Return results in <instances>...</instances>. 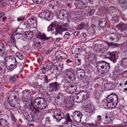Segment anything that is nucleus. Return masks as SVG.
Segmentation results:
<instances>
[{"mask_svg": "<svg viewBox=\"0 0 127 127\" xmlns=\"http://www.w3.org/2000/svg\"><path fill=\"white\" fill-rule=\"evenodd\" d=\"M34 103L36 107L39 109L48 110L46 102L43 98L39 97L35 99L34 101Z\"/></svg>", "mask_w": 127, "mask_h": 127, "instance_id": "1", "label": "nucleus"}, {"mask_svg": "<svg viewBox=\"0 0 127 127\" xmlns=\"http://www.w3.org/2000/svg\"><path fill=\"white\" fill-rule=\"evenodd\" d=\"M118 96L115 95L111 94L107 97V105L108 108H113L117 105L118 102Z\"/></svg>", "mask_w": 127, "mask_h": 127, "instance_id": "2", "label": "nucleus"}, {"mask_svg": "<svg viewBox=\"0 0 127 127\" xmlns=\"http://www.w3.org/2000/svg\"><path fill=\"white\" fill-rule=\"evenodd\" d=\"M4 62L5 64L8 63H13L10 64L11 66H13L14 65L15 66L17 63H19L16 61V59L13 56H7L4 58Z\"/></svg>", "mask_w": 127, "mask_h": 127, "instance_id": "3", "label": "nucleus"}, {"mask_svg": "<svg viewBox=\"0 0 127 127\" xmlns=\"http://www.w3.org/2000/svg\"><path fill=\"white\" fill-rule=\"evenodd\" d=\"M54 118L56 119L57 122H59L62 119L64 118L65 116L63 112L59 111H54L53 112V115Z\"/></svg>", "mask_w": 127, "mask_h": 127, "instance_id": "4", "label": "nucleus"}, {"mask_svg": "<svg viewBox=\"0 0 127 127\" xmlns=\"http://www.w3.org/2000/svg\"><path fill=\"white\" fill-rule=\"evenodd\" d=\"M73 114L72 118L73 121L77 123L80 122L82 116V113L79 111H76L73 112Z\"/></svg>", "mask_w": 127, "mask_h": 127, "instance_id": "5", "label": "nucleus"}, {"mask_svg": "<svg viewBox=\"0 0 127 127\" xmlns=\"http://www.w3.org/2000/svg\"><path fill=\"white\" fill-rule=\"evenodd\" d=\"M57 53L58 54H59L58 57V58L57 56H56V59L53 60L54 62L56 61L59 62V60L60 59H65L67 58V55L66 54L64 53L62 51H61L60 50L56 52L55 54H57Z\"/></svg>", "mask_w": 127, "mask_h": 127, "instance_id": "6", "label": "nucleus"}, {"mask_svg": "<svg viewBox=\"0 0 127 127\" xmlns=\"http://www.w3.org/2000/svg\"><path fill=\"white\" fill-rule=\"evenodd\" d=\"M60 84H58L55 82L49 84L48 87L49 90L51 91H56L59 88Z\"/></svg>", "mask_w": 127, "mask_h": 127, "instance_id": "7", "label": "nucleus"}, {"mask_svg": "<svg viewBox=\"0 0 127 127\" xmlns=\"http://www.w3.org/2000/svg\"><path fill=\"white\" fill-rule=\"evenodd\" d=\"M95 108L93 105L90 106L89 107H88L86 111H85L87 116L91 117V116L95 113Z\"/></svg>", "mask_w": 127, "mask_h": 127, "instance_id": "8", "label": "nucleus"}, {"mask_svg": "<svg viewBox=\"0 0 127 127\" xmlns=\"http://www.w3.org/2000/svg\"><path fill=\"white\" fill-rule=\"evenodd\" d=\"M5 44L3 43L0 42V55L3 56L7 54V52H5Z\"/></svg>", "mask_w": 127, "mask_h": 127, "instance_id": "9", "label": "nucleus"}, {"mask_svg": "<svg viewBox=\"0 0 127 127\" xmlns=\"http://www.w3.org/2000/svg\"><path fill=\"white\" fill-rule=\"evenodd\" d=\"M116 27L118 29V30L122 32L127 29V24H125L123 23L119 24L116 26Z\"/></svg>", "mask_w": 127, "mask_h": 127, "instance_id": "10", "label": "nucleus"}, {"mask_svg": "<svg viewBox=\"0 0 127 127\" xmlns=\"http://www.w3.org/2000/svg\"><path fill=\"white\" fill-rule=\"evenodd\" d=\"M72 99L74 101L76 102H82V97L81 94L74 95L73 96Z\"/></svg>", "mask_w": 127, "mask_h": 127, "instance_id": "11", "label": "nucleus"}, {"mask_svg": "<svg viewBox=\"0 0 127 127\" xmlns=\"http://www.w3.org/2000/svg\"><path fill=\"white\" fill-rule=\"evenodd\" d=\"M59 23L58 22V25L56 26L55 27V31L54 34L56 35L58 34H62L63 31L62 27L60 25H59Z\"/></svg>", "mask_w": 127, "mask_h": 127, "instance_id": "12", "label": "nucleus"}, {"mask_svg": "<svg viewBox=\"0 0 127 127\" xmlns=\"http://www.w3.org/2000/svg\"><path fill=\"white\" fill-rule=\"evenodd\" d=\"M98 21L99 25L101 27L104 28L106 26V20L105 18H101Z\"/></svg>", "mask_w": 127, "mask_h": 127, "instance_id": "13", "label": "nucleus"}, {"mask_svg": "<svg viewBox=\"0 0 127 127\" xmlns=\"http://www.w3.org/2000/svg\"><path fill=\"white\" fill-rule=\"evenodd\" d=\"M58 22L55 21L52 22L48 26L47 28V30L48 32L52 31L54 30V27H56L58 24Z\"/></svg>", "mask_w": 127, "mask_h": 127, "instance_id": "14", "label": "nucleus"}, {"mask_svg": "<svg viewBox=\"0 0 127 127\" xmlns=\"http://www.w3.org/2000/svg\"><path fill=\"white\" fill-rule=\"evenodd\" d=\"M72 122V120L71 119L69 114H67L65 117V121L64 124H66L69 125L70 123H72L71 122Z\"/></svg>", "mask_w": 127, "mask_h": 127, "instance_id": "15", "label": "nucleus"}, {"mask_svg": "<svg viewBox=\"0 0 127 127\" xmlns=\"http://www.w3.org/2000/svg\"><path fill=\"white\" fill-rule=\"evenodd\" d=\"M64 9H61L59 10L57 13V15L59 19H62L63 18L64 13Z\"/></svg>", "mask_w": 127, "mask_h": 127, "instance_id": "16", "label": "nucleus"}, {"mask_svg": "<svg viewBox=\"0 0 127 127\" xmlns=\"http://www.w3.org/2000/svg\"><path fill=\"white\" fill-rule=\"evenodd\" d=\"M109 56L110 60L114 63H115L117 61V59L116 54L113 53H111L109 54Z\"/></svg>", "mask_w": 127, "mask_h": 127, "instance_id": "17", "label": "nucleus"}, {"mask_svg": "<svg viewBox=\"0 0 127 127\" xmlns=\"http://www.w3.org/2000/svg\"><path fill=\"white\" fill-rule=\"evenodd\" d=\"M119 3L122 6V8L124 10L126 9L127 4L126 0H119Z\"/></svg>", "mask_w": 127, "mask_h": 127, "instance_id": "18", "label": "nucleus"}, {"mask_svg": "<svg viewBox=\"0 0 127 127\" xmlns=\"http://www.w3.org/2000/svg\"><path fill=\"white\" fill-rule=\"evenodd\" d=\"M80 94H81L82 97V101L87 99L89 97V95L88 93L86 92H82Z\"/></svg>", "mask_w": 127, "mask_h": 127, "instance_id": "19", "label": "nucleus"}, {"mask_svg": "<svg viewBox=\"0 0 127 127\" xmlns=\"http://www.w3.org/2000/svg\"><path fill=\"white\" fill-rule=\"evenodd\" d=\"M38 37L41 40H48L50 38H52L50 36L48 37H46V35L44 34V33L40 34L38 36Z\"/></svg>", "mask_w": 127, "mask_h": 127, "instance_id": "20", "label": "nucleus"}, {"mask_svg": "<svg viewBox=\"0 0 127 127\" xmlns=\"http://www.w3.org/2000/svg\"><path fill=\"white\" fill-rule=\"evenodd\" d=\"M118 14V13L115 12L114 14H113V16L112 17V19L116 22H119L118 20L119 18V17Z\"/></svg>", "mask_w": 127, "mask_h": 127, "instance_id": "21", "label": "nucleus"}, {"mask_svg": "<svg viewBox=\"0 0 127 127\" xmlns=\"http://www.w3.org/2000/svg\"><path fill=\"white\" fill-rule=\"evenodd\" d=\"M52 68V65L48 64L46 67H43L41 69L42 71H48L50 70L51 71V69Z\"/></svg>", "mask_w": 127, "mask_h": 127, "instance_id": "22", "label": "nucleus"}, {"mask_svg": "<svg viewBox=\"0 0 127 127\" xmlns=\"http://www.w3.org/2000/svg\"><path fill=\"white\" fill-rule=\"evenodd\" d=\"M9 124L5 119L2 118H0V126H5Z\"/></svg>", "mask_w": 127, "mask_h": 127, "instance_id": "23", "label": "nucleus"}, {"mask_svg": "<svg viewBox=\"0 0 127 127\" xmlns=\"http://www.w3.org/2000/svg\"><path fill=\"white\" fill-rule=\"evenodd\" d=\"M45 19H46L47 20H49L52 19V15L49 12H45Z\"/></svg>", "mask_w": 127, "mask_h": 127, "instance_id": "24", "label": "nucleus"}, {"mask_svg": "<svg viewBox=\"0 0 127 127\" xmlns=\"http://www.w3.org/2000/svg\"><path fill=\"white\" fill-rule=\"evenodd\" d=\"M75 5L76 6L78 7H82L84 5V4L83 2L80 0L77 1L75 3Z\"/></svg>", "mask_w": 127, "mask_h": 127, "instance_id": "25", "label": "nucleus"}, {"mask_svg": "<svg viewBox=\"0 0 127 127\" xmlns=\"http://www.w3.org/2000/svg\"><path fill=\"white\" fill-rule=\"evenodd\" d=\"M95 28V26L94 25H92L91 26L89 27L88 29V31L90 33H94Z\"/></svg>", "mask_w": 127, "mask_h": 127, "instance_id": "26", "label": "nucleus"}, {"mask_svg": "<svg viewBox=\"0 0 127 127\" xmlns=\"http://www.w3.org/2000/svg\"><path fill=\"white\" fill-rule=\"evenodd\" d=\"M64 13L63 16V17H64L67 19H69L70 17V14L69 12L67 11L64 10Z\"/></svg>", "mask_w": 127, "mask_h": 127, "instance_id": "27", "label": "nucleus"}, {"mask_svg": "<svg viewBox=\"0 0 127 127\" xmlns=\"http://www.w3.org/2000/svg\"><path fill=\"white\" fill-rule=\"evenodd\" d=\"M100 65V67L102 69H103L104 68V67L106 66L107 64H108L106 62L104 61H99Z\"/></svg>", "mask_w": 127, "mask_h": 127, "instance_id": "28", "label": "nucleus"}, {"mask_svg": "<svg viewBox=\"0 0 127 127\" xmlns=\"http://www.w3.org/2000/svg\"><path fill=\"white\" fill-rule=\"evenodd\" d=\"M15 55L20 60H22L24 58V56L23 55L19 52L16 53Z\"/></svg>", "mask_w": 127, "mask_h": 127, "instance_id": "29", "label": "nucleus"}, {"mask_svg": "<svg viewBox=\"0 0 127 127\" xmlns=\"http://www.w3.org/2000/svg\"><path fill=\"white\" fill-rule=\"evenodd\" d=\"M122 66L126 68L127 66V59H124L122 61Z\"/></svg>", "mask_w": 127, "mask_h": 127, "instance_id": "30", "label": "nucleus"}, {"mask_svg": "<svg viewBox=\"0 0 127 127\" xmlns=\"http://www.w3.org/2000/svg\"><path fill=\"white\" fill-rule=\"evenodd\" d=\"M14 36L12 34L10 37V41L11 44L14 45H16L15 40Z\"/></svg>", "mask_w": 127, "mask_h": 127, "instance_id": "31", "label": "nucleus"}, {"mask_svg": "<svg viewBox=\"0 0 127 127\" xmlns=\"http://www.w3.org/2000/svg\"><path fill=\"white\" fill-rule=\"evenodd\" d=\"M27 21L30 24H32L34 23L35 21L34 18L33 17H31Z\"/></svg>", "mask_w": 127, "mask_h": 127, "instance_id": "32", "label": "nucleus"}, {"mask_svg": "<svg viewBox=\"0 0 127 127\" xmlns=\"http://www.w3.org/2000/svg\"><path fill=\"white\" fill-rule=\"evenodd\" d=\"M69 88L71 90V91L72 92H76V91L77 88L75 86L71 85H70Z\"/></svg>", "mask_w": 127, "mask_h": 127, "instance_id": "33", "label": "nucleus"}, {"mask_svg": "<svg viewBox=\"0 0 127 127\" xmlns=\"http://www.w3.org/2000/svg\"><path fill=\"white\" fill-rule=\"evenodd\" d=\"M31 110L33 113L36 115L38 114L39 112V110L36 108L34 107H33V108Z\"/></svg>", "mask_w": 127, "mask_h": 127, "instance_id": "34", "label": "nucleus"}, {"mask_svg": "<svg viewBox=\"0 0 127 127\" xmlns=\"http://www.w3.org/2000/svg\"><path fill=\"white\" fill-rule=\"evenodd\" d=\"M22 29L18 28H17L15 30L14 32L13 33H14V34H20L22 33Z\"/></svg>", "mask_w": 127, "mask_h": 127, "instance_id": "35", "label": "nucleus"}, {"mask_svg": "<svg viewBox=\"0 0 127 127\" xmlns=\"http://www.w3.org/2000/svg\"><path fill=\"white\" fill-rule=\"evenodd\" d=\"M67 72H63L62 73V75L63 76V77L65 78H68L69 79H70L71 78V77L70 76V75H69V74L67 73Z\"/></svg>", "mask_w": 127, "mask_h": 127, "instance_id": "36", "label": "nucleus"}, {"mask_svg": "<svg viewBox=\"0 0 127 127\" xmlns=\"http://www.w3.org/2000/svg\"><path fill=\"white\" fill-rule=\"evenodd\" d=\"M70 37V34L68 32H66L63 36V37L65 39H67Z\"/></svg>", "mask_w": 127, "mask_h": 127, "instance_id": "37", "label": "nucleus"}, {"mask_svg": "<svg viewBox=\"0 0 127 127\" xmlns=\"http://www.w3.org/2000/svg\"><path fill=\"white\" fill-rule=\"evenodd\" d=\"M95 58L94 54H91L88 56V59L90 61H92V60H94Z\"/></svg>", "mask_w": 127, "mask_h": 127, "instance_id": "38", "label": "nucleus"}, {"mask_svg": "<svg viewBox=\"0 0 127 127\" xmlns=\"http://www.w3.org/2000/svg\"><path fill=\"white\" fill-rule=\"evenodd\" d=\"M108 45L109 44L111 46H113V47L114 48H116L117 47H119L120 46L119 44L117 43H114L112 42H111L110 43H109L108 42H107L106 43Z\"/></svg>", "mask_w": 127, "mask_h": 127, "instance_id": "39", "label": "nucleus"}, {"mask_svg": "<svg viewBox=\"0 0 127 127\" xmlns=\"http://www.w3.org/2000/svg\"><path fill=\"white\" fill-rule=\"evenodd\" d=\"M13 35H14V36L16 37L17 39H19L20 37H21L22 36H23V35L22 33H16V34H14V33H13Z\"/></svg>", "mask_w": 127, "mask_h": 127, "instance_id": "40", "label": "nucleus"}, {"mask_svg": "<svg viewBox=\"0 0 127 127\" xmlns=\"http://www.w3.org/2000/svg\"><path fill=\"white\" fill-rule=\"evenodd\" d=\"M16 77H17V76L14 75L13 76L11 77L10 78V81L11 83L14 82L15 80H16Z\"/></svg>", "mask_w": 127, "mask_h": 127, "instance_id": "41", "label": "nucleus"}, {"mask_svg": "<svg viewBox=\"0 0 127 127\" xmlns=\"http://www.w3.org/2000/svg\"><path fill=\"white\" fill-rule=\"evenodd\" d=\"M10 114L11 115V118L12 120L13 121L14 123H15L16 120V118L14 116V114L12 112H11Z\"/></svg>", "mask_w": 127, "mask_h": 127, "instance_id": "42", "label": "nucleus"}, {"mask_svg": "<svg viewBox=\"0 0 127 127\" xmlns=\"http://www.w3.org/2000/svg\"><path fill=\"white\" fill-rule=\"evenodd\" d=\"M85 24L83 23H81L78 25V29L79 30H81L84 28Z\"/></svg>", "mask_w": 127, "mask_h": 127, "instance_id": "43", "label": "nucleus"}, {"mask_svg": "<svg viewBox=\"0 0 127 127\" xmlns=\"http://www.w3.org/2000/svg\"><path fill=\"white\" fill-rule=\"evenodd\" d=\"M94 7H92L91 8L90 10L89 11V14L90 15H92L93 14L95 11V9Z\"/></svg>", "mask_w": 127, "mask_h": 127, "instance_id": "44", "label": "nucleus"}, {"mask_svg": "<svg viewBox=\"0 0 127 127\" xmlns=\"http://www.w3.org/2000/svg\"><path fill=\"white\" fill-rule=\"evenodd\" d=\"M30 33L29 32H25L24 34H23V36L25 37H29L30 38H32V36L30 37L29 36Z\"/></svg>", "mask_w": 127, "mask_h": 127, "instance_id": "45", "label": "nucleus"}, {"mask_svg": "<svg viewBox=\"0 0 127 127\" xmlns=\"http://www.w3.org/2000/svg\"><path fill=\"white\" fill-rule=\"evenodd\" d=\"M110 65L109 64H107L106 66L105 67V68L104 69V71H109L110 68Z\"/></svg>", "mask_w": 127, "mask_h": 127, "instance_id": "46", "label": "nucleus"}, {"mask_svg": "<svg viewBox=\"0 0 127 127\" xmlns=\"http://www.w3.org/2000/svg\"><path fill=\"white\" fill-rule=\"evenodd\" d=\"M33 2L35 3L39 4L42 3L44 0H32Z\"/></svg>", "mask_w": 127, "mask_h": 127, "instance_id": "47", "label": "nucleus"}, {"mask_svg": "<svg viewBox=\"0 0 127 127\" xmlns=\"http://www.w3.org/2000/svg\"><path fill=\"white\" fill-rule=\"evenodd\" d=\"M39 17L42 19H45V12H42L39 14Z\"/></svg>", "mask_w": 127, "mask_h": 127, "instance_id": "48", "label": "nucleus"}, {"mask_svg": "<svg viewBox=\"0 0 127 127\" xmlns=\"http://www.w3.org/2000/svg\"><path fill=\"white\" fill-rule=\"evenodd\" d=\"M107 50V49L105 48V47H104L100 49L99 52L102 53H103Z\"/></svg>", "mask_w": 127, "mask_h": 127, "instance_id": "49", "label": "nucleus"}, {"mask_svg": "<svg viewBox=\"0 0 127 127\" xmlns=\"http://www.w3.org/2000/svg\"><path fill=\"white\" fill-rule=\"evenodd\" d=\"M75 64L77 65H80L81 63L80 60L79 59H75Z\"/></svg>", "mask_w": 127, "mask_h": 127, "instance_id": "50", "label": "nucleus"}, {"mask_svg": "<svg viewBox=\"0 0 127 127\" xmlns=\"http://www.w3.org/2000/svg\"><path fill=\"white\" fill-rule=\"evenodd\" d=\"M76 72V74L78 75V76H80V77H83V75L84 74L85 72H80L79 73H78V72Z\"/></svg>", "mask_w": 127, "mask_h": 127, "instance_id": "51", "label": "nucleus"}, {"mask_svg": "<svg viewBox=\"0 0 127 127\" xmlns=\"http://www.w3.org/2000/svg\"><path fill=\"white\" fill-rule=\"evenodd\" d=\"M24 17L23 16H21L18 18L17 19V20L19 22L22 21L24 20Z\"/></svg>", "mask_w": 127, "mask_h": 127, "instance_id": "52", "label": "nucleus"}, {"mask_svg": "<svg viewBox=\"0 0 127 127\" xmlns=\"http://www.w3.org/2000/svg\"><path fill=\"white\" fill-rule=\"evenodd\" d=\"M107 116H105L106 119L105 120V123L107 124L109 123L110 122V118H106Z\"/></svg>", "mask_w": 127, "mask_h": 127, "instance_id": "53", "label": "nucleus"}, {"mask_svg": "<svg viewBox=\"0 0 127 127\" xmlns=\"http://www.w3.org/2000/svg\"><path fill=\"white\" fill-rule=\"evenodd\" d=\"M66 127H77V126L73 123H70Z\"/></svg>", "mask_w": 127, "mask_h": 127, "instance_id": "54", "label": "nucleus"}, {"mask_svg": "<svg viewBox=\"0 0 127 127\" xmlns=\"http://www.w3.org/2000/svg\"><path fill=\"white\" fill-rule=\"evenodd\" d=\"M112 84L109 83H108L105 85V87H106L107 88H109L110 87H111L112 86Z\"/></svg>", "mask_w": 127, "mask_h": 127, "instance_id": "55", "label": "nucleus"}, {"mask_svg": "<svg viewBox=\"0 0 127 127\" xmlns=\"http://www.w3.org/2000/svg\"><path fill=\"white\" fill-rule=\"evenodd\" d=\"M88 125L91 127H96L97 126V125L96 124H89Z\"/></svg>", "mask_w": 127, "mask_h": 127, "instance_id": "56", "label": "nucleus"}, {"mask_svg": "<svg viewBox=\"0 0 127 127\" xmlns=\"http://www.w3.org/2000/svg\"><path fill=\"white\" fill-rule=\"evenodd\" d=\"M29 106L30 107L31 109L32 110L33 108V107H34L32 102H31L29 104Z\"/></svg>", "mask_w": 127, "mask_h": 127, "instance_id": "57", "label": "nucleus"}, {"mask_svg": "<svg viewBox=\"0 0 127 127\" xmlns=\"http://www.w3.org/2000/svg\"><path fill=\"white\" fill-rule=\"evenodd\" d=\"M62 26L64 27H67L68 26V22H66V23H64L62 24Z\"/></svg>", "mask_w": 127, "mask_h": 127, "instance_id": "58", "label": "nucleus"}, {"mask_svg": "<svg viewBox=\"0 0 127 127\" xmlns=\"http://www.w3.org/2000/svg\"><path fill=\"white\" fill-rule=\"evenodd\" d=\"M86 34L84 33H82L81 34V37L82 38H84V39L86 37Z\"/></svg>", "mask_w": 127, "mask_h": 127, "instance_id": "59", "label": "nucleus"}, {"mask_svg": "<svg viewBox=\"0 0 127 127\" xmlns=\"http://www.w3.org/2000/svg\"><path fill=\"white\" fill-rule=\"evenodd\" d=\"M4 15V13L3 12H0V18L1 17L3 16Z\"/></svg>", "mask_w": 127, "mask_h": 127, "instance_id": "60", "label": "nucleus"}, {"mask_svg": "<svg viewBox=\"0 0 127 127\" xmlns=\"http://www.w3.org/2000/svg\"><path fill=\"white\" fill-rule=\"evenodd\" d=\"M84 0L87 3L90 2L91 3V2H92V0Z\"/></svg>", "mask_w": 127, "mask_h": 127, "instance_id": "61", "label": "nucleus"}, {"mask_svg": "<svg viewBox=\"0 0 127 127\" xmlns=\"http://www.w3.org/2000/svg\"><path fill=\"white\" fill-rule=\"evenodd\" d=\"M52 49H49V50H48L46 52V54L47 55L51 51H52Z\"/></svg>", "mask_w": 127, "mask_h": 127, "instance_id": "62", "label": "nucleus"}, {"mask_svg": "<svg viewBox=\"0 0 127 127\" xmlns=\"http://www.w3.org/2000/svg\"><path fill=\"white\" fill-rule=\"evenodd\" d=\"M115 69V71H119L120 70L119 68L118 67H116Z\"/></svg>", "mask_w": 127, "mask_h": 127, "instance_id": "63", "label": "nucleus"}, {"mask_svg": "<svg viewBox=\"0 0 127 127\" xmlns=\"http://www.w3.org/2000/svg\"><path fill=\"white\" fill-rule=\"evenodd\" d=\"M56 40H55L56 42H58L61 39V38H56Z\"/></svg>", "mask_w": 127, "mask_h": 127, "instance_id": "64", "label": "nucleus"}]
</instances>
